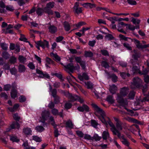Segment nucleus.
I'll use <instances>...</instances> for the list:
<instances>
[{
	"mask_svg": "<svg viewBox=\"0 0 149 149\" xmlns=\"http://www.w3.org/2000/svg\"><path fill=\"white\" fill-rule=\"evenodd\" d=\"M91 106L93 108L95 112L94 114L97 116L102 122L106 125L108 124L111 128L110 130L113 135H116L118 134L120 135V132L116 127L115 125L111 122L110 118L107 117L105 112L95 103H92Z\"/></svg>",
	"mask_w": 149,
	"mask_h": 149,
	"instance_id": "nucleus-1",
	"label": "nucleus"
},
{
	"mask_svg": "<svg viewBox=\"0 0 149 149\" xmlns=\"http://www.w3.org/2000/svg\"><path fill=\"white\" fill-rule=\"evenodd\" d=\"M65 95L68 97L70 102H74L76 101H78L81 103H83L84 102L83 99L76 95H72L68 92H65Z\"/></svg>",
	"mask_w": 149,
	"mask_h": 149,
	"instance_id": "nucleus-2",
	"label": "nucleus"
},
{
	"mask_svg": "<svg viewBox=\"0 0 149 149\" xmlns=\"http://www.w3.org/2000/svg\"><path fill=\"white\" fill-rule=\"evenodd\" d=\"M142 80L139 78L136 77H134L133 79V82L131 85V88L134 89L140 88L141 85Z\"/></svg>",
	"mask_w": 149,
	"mask_h": 149,
	"instance_id": "nucleus-3",
	"label": "nucleus"
},
{
	"mask_svg": "<svg viewBox=\"0 0 149 149\" xmlns=\"http://www.w3.org/2000/svg\"><path fill=\"white\" fill-rule=\"evenodd\" d=\"M36 47L38 49L40 50V47H41L43 49H44L46 47L49 48V45L48 41L44 40L43 41H37L35 42Z\"/></svg>",
	"mask_w": 149,
	"mask_h": 149,
	"instance_id": "nucleus-4",
	"label": "nucleus"
},
{
	"mask_svg": "<svg viewBox=\"0 0 149 149\" xmlns=\"http://www.w3.org/2000/svg\"><path fill=\"white\" fill-rule=\"evenodd\" d=\"M36 12L38 16L42 15L45 12L50 15H52L53 14V12L52 10H49L48 11L45 9V8H38L36 10Z\"/></svg>",
	"mask_w": 149,
	"mask_h": 149,
	"instance_id": "nucleus-5",
	"label": "nucleus"
},
{
	"mask_svg": "<svg viewBox=\"0 0 149 149\" xmlns=\"http://www.w3.org/2000/svg\"><path fill=\"white\" fill-rule=\"evenodd\" d=\"M123 97V96L120 95L119 93H118L117 94V98L116 100L119 103L120 105L123 107H125L126 105H127V102L125 101Z\"/></svg>",
	"mask_w": 149,
	"mask_h": 149,
	"instance_id": "nucleus-6",
	"label": "nucleus"
},
{
	"mask_svg": "<svg viewBox=\"0 0 149 149\" xmlns=\"http://www.w3.org/2000/svg\"><path fill=\"white\" fill-rule=\"evenodd\" d=\"M74 58L77 63L79 64L83 69L85 70L86 68V61H84L82 60L81 57L79 56L75 57Z\"/></svg>",
	"mask_w": 149,
	"mask_h": 149,
	"instance_id": "nucleus-7",
	"label": "nucleus"
},
{
	"mask_svg": "<svg viewBox=\"0 0 149 149\" xmlns=\"http://www.w3.org/2000/svg\"><path fill=\"white\" fill-rule=\"evenodd\" d=\"M79 2H76L74 4V6L73 7V11L77 15L82 12V8L79 7Z\"/></svg>",
	"mask_w": 149,
	"mask_h": 149,
	"instance_id": "nucleus-8",
	"label": "nucleus"
},
{
	"mask_svg": "<svg viewBox=\"0 0 149 149\" xmlns=\"http://www.w3.org/2000/svg\"><path fill=\"white\" fill-rule=\"evenodd\" d=\"M120 135L119 136L118 134H116L118 138L120 139V140L122 143L127 147H129L130 143L128 140L125 137L124 135L121 136V134L120 132Z\"/></svg>",
	"mask_w": 149,
	"mask_h": 149,
	"instance_id": "nucleus-9",
	"label": "nucleus"
},
{
	"mask_svg": "<svg viewBox=\"0 0 149 149\" xmlns=\"http://www.w3.org/2000/svg\"><path fill=\"white\" fill-rule=\"evenodd\" d=\"M36 73L40 75L39 77L40 78H46L48 79H50V76L49 74L46 72H45L43 73L42 71H41L38 69H36Z\"/></svg>",
	"mask_w": 149,
	"mask_h": 149,
	"instance_id": "nucleus-10",
	"label": "nucleus"
},
{
	"mask_svg": "<svg viewBox=\"0 0 149 149\" xmlns=\"http://www.w3.org/2000/svg\"><path fill=\"white\" fill-rule=\"evenodd\" d=\"M129 88L128 87H123L120 89L119 94L121 96L125 97L128 95L129 93Z\"/></svg>",
	"mask_w": 149,
	"mask_h": 149,
	"instance_id": "nucleus-11",
	"label": "nucleus"
},
{
	"mask_svg": "<svg viewBox=\"0 0 149 149\" xmlns=\"http://www.w3.org/2000/svg\"><path fill=\"white\" fill-rule=\"evenodd\" d=\"M65 70L70 73V72L73 73L74 70V65L72 63H69L66 65H64Z\"/></svg>",
	"mask_w": 149,
	"mask_h": 149,
	"instance_id": "nucleus-12",
	"label": "nucleus"
},
{
	"mask_svg": "<svg viewBox=\"0 0 149 149\" xmlns=\"http://www.w3.org/2000/svg\"><path fill=\"white\" fill-rule=\"evenodd\" d=\"M77 110L79 111L88 112L89 111V108L88 106L85 104H83L82 106H79L77 108Z\"/></svg>",
	"mask_w": 149,
	"mask_h": 149,
	"instance_id": "nucleus-13",
	"label": "nucleus"
},
{
	"mask_svg": "<svg viewBox=\"0 0 149 149\" xmlns=\"http://www.w3.org/2000/svg\"><path fill=\"white\" fill-rule=\"evenodd\" d=\"M50 113V112L48 111L44 110L42 112L41 114L43 120V121H42V123L45 122L47 118L49 117Z\"/></svg>",
	"mask_w": 149,
	"mask_h": 149,
	"instance_id": "nucleus-14",
	"label": "nucleus"
},
{
	"mask_svg": "<svg viewBox=\"0 0 149 149\" xmlns=\"http://www.w3.org/2000/svg\"><path fill=\"white\" fill-rule=\"evenodd\" d=\"M136 129L138 130V132H140V129L139 126L137 125L134 124L130 126L128 130L133 133L136 131Z\"/></svg>",
	"mask_w": 149,
	"mask_h": 149,
	"instance_id": "nucleus-15",
	"label": "nucleus"
},
{
	"mask_svg": "<svg viewBox=\"0 0 149 149\" xmlns=\"http://www.w3.org/2000/svg\"><path fill=\"white\" fill-rule=\"evenodd\" d=\"M49 31L52 34H54L57 31V28L54 25H50L48 27Z\"/></svg>",
	"mask_w": 149,
	"mask_h": 149,
	"instance_id": "nucleus-16",
	"label": "nucleus"
},
{
	"mask_svg": "<svg viewBox=\"0 0 149 149\" xmlns=\"http://www.w3.org/2000/svg\"><path fill=\"white\" fill-rule=\"evenodd\" d=\"M124 119L130 122H133L138 124H140V122L137 120L129 116L124 117Z\"/></svg>",
	"mask_w": 149,
	"mask_h": 149,
	"instance_id": "nucleus-17",
	"label": "nucleus"
},
{
	"mask_svg": "<svg viewBox=\"0 0 149 149\" xmlns=\"http://www.w3.org/2000/svg\"><path fill=\"white\" fill-rule=\"evenodd\" d=\"M84 7L86 8H92L96 7V5L95 4H92L89 3H84L82 4Z\"/></svg>",
	"mask_w": 149,
	"mask_h": 149,
	"instance_id": "nucleus-18",
	"label": "nucleus"
},
{
	"mask_svg": "<svg viewBox=\"0 0 149 149\" xmlns=\"http://www.w3.org/2000/svg\"><path fill=\"white\" fill-rule=\"evenodd\" d=\"M20 127V125L17 122H13L10 126L11 129H19Z\"/></svg>",
	"mask_w": 149,
	"mask_h": 149,
	"instance_id": "nucleus-19",
	"label": "nucleus"
},
{
	"mask_svg": "<svg viewBox=\"0 0 149 149\" xmlns=\"http://www.w3.org/2000/svg\"><path fill=\"white\" fill-rule=\"evenodd\" d=\"M78 78L81 81H83L84 79L86 80H88L89 79L88 76L85 72L83 73L82 75H79Z\"/></svg>",
	"mask_w": 149,
	"mask_h": 149,
	"instance_id": "nucleus-20",
	"label": "nucleus"
},
{
	"mask_svg": "<svg viewBox=\"0 0 149 149\" xmlns=\"http://www.w3.org/2000/svg\"><path fill=\"white\" fill-rule=\"evenodd\" d=\"M55 3L54 2H49L46 4V7H45V9L48 11L51 10H49L48 9H51L53 8L54 6Z\"/></svg>",
	"mask_w": 149,
	"mask_h": 149,
	"instance_id": "nucleus-21",
	"label": "nucleus"
},
{
	"mask_svg": "<svg viewBox=\"0 0 149 149\" xmlns=\"http://www.w3.org/2000/svg\"><path fill=\"white\" fill-rule=\"evenodd\" d=\"M117 88L116 86L114 84H112L110 86L109 91L112 94H115L117 90Z\"/></svg>",
	"mask_w": 149,
	"mask_h": 149,
	"instance_id": "nucleus-22",
	"label": "nucleus"
},
{
	"mask_svg": "<svg viewBox=\"0 0 149 149\" xmlns=\"http://www.w3.org/2000/svg\"><path fill=\"white\" fill-rule=\"evenodd\" d=\"M23 132L26 135H31L32 134V131L29 128H24Z\"/></svg>",
	"mask_w": 149,
	"mask_h": 149,
	"instance_id": "nucleus-23",
	"label": "nucleus"
},
{
	"mask_svg": "<svg viewBox=\"0 0 149 149\" xmlns=\"http://www.w3.org/2000/svg\"><path fill=\"white\" fill-rule=\"evenodd\" d=\"M102 136L104 140H106L110 138L109 134L108 131H104L102 134Z\"/></svg>",
	"mask_w": 149,
	"mask_h": 149,
	"instance_id": "nucleus-24",
	"label": "nucleus"
},
{
	"mask_svg": "<svg viewBox=\"0 0 149 149\" xmlns=\"http://www.w3.org/2000/svg\"><path fill=\"white\" fill-rule=\"evenodd\" d=\"M65 122L66 127L70 129H72L74 128V125L72 121L69 120L67 121H65Z\"/></svg>",
	"mask_w": 149,
	"mask_h": 149,
	"instance_id": "nucleus-25",
	"label": "nucleus"
},
{
	"mask_svg": "<svg viewBox=\"0 0 149 149\" xmlns=\"http://www.w3.org/2000/svg\"><path fill=\"white\" fill-rule=\"evenodd\" d=\"M11 96L12 98H15L17 97V91L16 89L13 88L11 91Z\"/></svg>",
	"mask_w": 149,
	"mask_h": 149,
	"instance_id": "nucleus-26",
	"label": "nucleus"
},
{
	"mask_svg": "<svg viewBox=\"0 0 149 149\" xmlns=\"http://www.w3.org/2000/svg\"><path fill=\"white\" fill-rule=\"evenodd\" d=\"M133 41L137 48L139 49H141L142 45L140 43V42L139 40L134 38L133 40Z\"/></svg>",
	"mask_w": 149,
	"mask_h": 149,
	"instance_id": "nucleus-27",
	"label": "nucleus"
},
{
	"mask_svg": "<svg viewBox=\"0 0 149 149\" xmlns=\"http://www.w3.org/2000/svg\"><path fill=\"white\" fill-rule=\"evenodd\" d=\"M9 136L10 140L13 142H18L19 141V139L16 136L12 135H10Z\"/></svg>",
	"mask_w": 149,
	"mask_h": 149,
	"instance_id": "nucleus-28",
	"label": "nucleus"
},
{
	"mask_svg": "<svg viewBox=\"0 0 149 149\" xmlns=\"http://www.w3.org/2000/svg\"><path fill=\"white\" fill-rule=\"evenodd\" d=\"M134 54L132 55V57L135 60L137 61L138 58L140 57V54L139 53L136 52V51L135 50H134Z\"/></svg>",
	"mask_w": 149,
	"mask_h": 149,
	"instance_id": "nucleus-29",
	"label": "nucleus"
},
{
	"mask_svg": "<svg viewBox=\"0 0 149 149\" xmlns=\"http://www.w3.org/2000/svg\"><path fill=\"white\" fill-rule=\"evenodd\" d=\"M18 69L19 72L22 73L25 71L26 68L24 65L19 64L18 66Z\"/></svg>",
	"mask_w": 149,
	"mask_h": 149,
	"instance_id": "nucleus-30",
	"label": "nucleus"
},
{
	"mask_svg": "<svg viewBox=\"0 0 149 149\" xmlns=\"http://www.w3.org/2000/svg\"><path fill=\"white\" fill-rule=\"evenodd\" d=\"M51 56L54 57V59L56 61H60L61 60L60 58L58 56L56 53L54 54L53 52L50 53Z\"/></svg>",
	"mask_w": 149,
	"mask_h": 149,
	"instance_id": "nucleus-31",
	"label": "nucleus"
},
{
	"mask_svg": "<svg viewBox=\"0 0 149 149\" xmlns=\"http://www.w3.org/2000/svg\"><path fill=\"white\" fill-rule=\"evenodd\" d=\"M123 123L122 122H118L116 123V129L119 131V130H122L123 127L122 125Z\"/></svg>",
	"mask_w": 149,
	"mask_h": 149,
	"instance_id": "nucleus-32",
	"label": "nucleus"
},
{
	"mask_svg": "<svg viewBox=\"0 0 149 149\" xmlns=\"http://www.w3.org/2000/svg\"><path fill=\"white\" fill-rule=\"evenodd\" d=\"M135 94V92L133 91H130L128 95V98L130 99H134Z\"/></svg>",
	"mask_w": 149,
	"mask_h": 149,
	"instance_id": "nucleus-33",
	"label": "nucleus"
},
{
	"mask_svg": "<svg viewBox=\"0 0 149 149\" xmlns=\"http://www.w3.org/2000/svg\"><path fill=\"white\" fill-rule=\"evenodd\" d=\"M35 130L37 132H41L45 130V128L42 126L38 125L36 127Z\"/></svg>",
	"mask_w": 149,
	"mask_h": 149,
	"instance_id": "nucleus-34",
	"label": "nucleus"
},
{
	"mask_svg": "<svg viewBox=\"0 0 149 149\" xmlns=\"http://www.w3.org/2000/svg\"><path fill=\"white\" fill-rule=\"evenodd\" d=\"M85 83L88 89H92L93 88V84L90 81L85 82Z\"/></svg>",
	"mask_w": 149,
	"mask_h": 149,
	"instance_id": "nucleus-35",
	"label": "nucleus"
},
{
	"mask_svg": "<svg viewBox=\"0 0 149 149\" xmlns=\"http://www.w3.org/2000/svg\"><path fill=\"white\" fill-rule=\"evenodd\" d=\"M92 140H94L96 141H99L101 139V137L99 136L98 135L96 134H94L93 136L92 137Z\"/></svg>",
	"mask_w": 149,
	"mask_h": 149,
	"instance_id": "nucleus-36",
	"label": "nucleus"
},
{
	"mask_svg": "<svg viewBox=\"0 0 149 149\" xmlns=\"http://www.w3.org/2000/svg\"><path fill=\"white\" fill-rule=\"evenodd\" d=\"M149 72V69L145 68L144 69L142 72L141 71H139V74L141 75H147V74Z\"/></svg>",
	"mask_w": 149,
	"mask_h": 149,
	"instance_id": "nucleus-37",
	"label": "nucleus"
},
{
	"mask_svg": "<svg viewBox=\"0 0 149 149\" xmlns=\"http://www.w3.org/2000/svg\"><path fill=\"white\" fill-rule=\"evenodd\" d=\"M18 59L19 61L22 63H24L26 61V58L22 56L19 55V56Z\"/></svg>",
	"mask_w": 149,
	"mask_h": 149,
	"instance_id": "nucleus-38",
	"label": "nucleus"
},
{
	"mask_svg": "<svg viewBox=\"0 0 149 149\" xmlns=\"http://www.w3.org/2000/svg\"><path fill=\"white\" fill-rule=\"evenodd\" d=\"M63 24L65 30L67 31H69L70 29V26L69 23L66 22H64Z\"/></svg>",
	"mask_w": 149,
	"mask_h": 149,
	"instance_id": "nucleus-39",
	"label": "nucleus"
},
{
	"mask_svg": "<svg viewBox=\"0 0 149 149\" xmlns=\"http://www.w3.org/2000/svg\"><path fill=\"white\" fill-rule=\"evenodd\" d=\"M100 52L104 56H109V54L108 51L104 49H102L101 50Z\"/></svg>",
	"mask_w": 149,
	"mask_h": 149,
	"instance_id": "nucleus-40",
	"label": "nucleus"
},
{
	"mask_svg": "<svg viewBox=\"0 0 149 149\" xmlns=\"http://www.w3.org/2000/svg\"><path fill=\"white\" fill-rule=\"evenodd\" d=\"M32 139L37 142H40L42 141L41 137H40L37 136H33Z\"/></svg>",
	"mask_w": 149,
	"mask_h": 149,
	"instance_id": "nucleus-41",
	"label": "nucleus"
},
{
	"mask_svg": "<svg viewBox=\"0 0 149 149\" xmlns=\"http://www.w3.org/2000/svg\"><path fill=\"white\" fill-rule=\"evenodd\" d=\"M101 63L102 66L105 68H108L109 67L108 63L106 61H102Z\"/></svg>",
	"mask_w": 149,
	"mask_h": 149,
	"instance_id": "nucleus-42",
	"label": "nucleus"
},
{
	"mask_svg": "<svg viewBox=\"0 0 149 149\" xmlns=\"http://www.w3.org/2000/svg\"><path fill=\"white\" fill-rule=\"evenodd\" d=\"M106 100L111 103H113L114 102V100L113 99L112 96L111 95H108L107 97Z\"/></svg>",
	"mask_w": 149,
	"mask_h": 149,
	"instance_id": "nucleus-43",
	"label": "nucleus"
},
{
	"mask_svg": "<svg viewBox=\"0 0 149 149\" xmlns=\"http://www.w3.org/2000/svg\"><path fill=\"white\" fill-rule=\"evenodd\" d=\"M105 38L106 40H111L113 39V36L110 34H108L105 37Z\"/></svg>",
	"mask_w": 149,
	"mask_h": 149,
	"instance_id": "nucleus-44",
	"label": "nucleus"
},
{
	"mask_svg": "<svg viewBox=\"0 0 149 149\" xmlns=\"http://www.w3.org/2000/svg\"><path fill=\"white\" fill-rule=\"evenodd\" d=\"M2 56L5 59H8L10 57V55L6 52L5 51L2 53Z\"/></svg>",
	"mask_w": 149,
	"mask_h": 149,
	"instance_id": "nucleus-45",
	"label": "nucleus"
},
{
	"mask_svg": "<svg viewBox=\"0 0 149 149\" xmlns=\"http://www.w3.org/2000/svg\"><path fill=\"white\" fill-rule=\"evenodd\" d=\"M84 56L86 57H91L93 56V54L91 52L86 51L85 52Z\"/></svg>",
	"mask_w": 149,
	"mask_h": 149,
	"instance_id": "nucleus-46",
	"label": "nucleus"
},
{
	"mask_svg": "<svg viewBox=\"0 0 149 149\" xmlns=\"http://www.w3.org/2000/svg\"><path fill=\"white\" fill-rule=\"evenodd\" d=\"M120 76L123 79H125L126 76H127L128 77H129L130 76V74H129V73L126 74L125 72H120Z\"/></svg>",
	"mask_w": 149,
	"mask_h": 149,
	"instance_id": "nucleus-47",
	"label": "nucleus"
},
{
	"mask_svg": "<svg viewBox=\"0 0 149 149\" xmlns=\"http://www.w3.org/2000/svg\"><path fill=\"white\" fill-rule=\"evenodd\" d=\"M91 124L92 126L95 128H96L98 123L96 120H91Z\"/></svg>",
	"mask_w": 149,
	"mask_h": 149,
	"instance_id": "nucleus-48",
	"label": "nucleus"
},
{
	"mask_svg": "<svg viewBox=\"0 0 149 149\" xmlns=\"http://www.w3.org/2000/svg\"><path fill=\"white\" fill-rule=\"evenodd\" d=\"M140 21H141L140 20L134 18L133 17L132 18V22L135 24H139L140 23Z\"/></svg>",
	"mask_w": 149,
	"mask_h": 149,
	"instance_id": "nucleus-49",
	"label": "nucleus"
},
{
	"mask_svg": "<svg viewBox=\"0 0 149 149\" xmlns=\"http://www.w3.org/2000/svg\"><path fill=\"white\" fill-rule=\"evenodd\" d=\"M6 9L7 10L12 12L14 10V8L13 6L12 5H8L6 6Z\"/></svg>",
	"mask_w": 149,
	"mask_h": 149,
	"instance_id": "nucleus-50",
	"label": "nucleus"
},
{
	"mask_svg": "<svg viewBox=\"0 0 149 149\" xmlns=\"http://www.w3.org/2000/svg\"><path fill=\"white\" fill-rule=\"evenodd\" d=\"M16 58L13 56L11 57L9 59L10 62L12 64L15 63L16 62Z\"/></svg>",
	"mask_w": 149,
	"mask_h": 149,
	"instance_id": "nucleus-51",
	"label": "nucleus"
},
{
	"mask_svg": "<svg viewBox=\"0 0 149 149\" xmlns=\"http://www.w3.org/2000/svg\"><path fill=\"white\" fill-rule=\"evenodd\" d=\"M123 45L124 47H126L128 50H132V47L130 45L127 43H124Z\"/></svg>",
	"mask_w": 149,
	"mask_h": 149,
	"instance_id": "nucleus-52",
	"label": "nucleus"
},
{
	"mask_svg": "<svg viewBox=\"0 0 149 149\" xmlns=\"http://www.w3.org/2000/svg\"><path fill=\"white\" fill-rule=\"evenodd\" d=\"M19 102H22L26 101V98L25 96L23 95H21L19 97Z\"/></svg>",
	"mask_w": 149,
	"mask_h": 149,
	"instance_id": "nucleus-53",
	"label": "nucleus"
},
{
	"mask_svg": "<svg viewBox=\"0 0 149 149\" xmlns=\"http://www.w3.org/2000/svg\"><path fill=\"white\" fill-rule=\"evenodd\" d=\"M76 133L78 136L80 137H84V134L81 131L79 130L77 131H76Z\"/></svg>",
	"mask_w": 149,
	"mask_h": 149,
	"instance_id": "nucleus-54",
	"label": "nucleus"
},
{
	"mask_svg": "<svg viewBox=\"0 0 149 149\" xmlns=\"http://www.w3.org/2000/svg\"><path fill=\"white\" fill-rule=\"evenodd\" d=\"M22 146L24 147L25 149H30V147L29 146L27 141L24 142L22 144Z\"/></svg>",
	"mask_w": 149,
	"mask_h": 149,
	"instance_id": "nucleus-55",
	"label": "nucleus"
},
{
	"mask_svg": "<svg viewBox=\"0 0 149 149\" xmlns=\"http://www.w3.org/2000/svg\"><path fill=\"white\" fill-rule=\"evenodd\" d=\"M10 72L12 74L15 75L17 73V70L15 67H13L10 69Z\"/></svg>",
	"mask_w": 149,
	"mask_h": 149,
	"instance_id": "nucleus-56",
	"label": "nucleus"
},
{
	"mask_svg": "<svg viewBox=\"0 0 149 149\" xmlns=\"http://www.w3.org/2000/svg\"><path fill=\"white\" fill-rule=\"evenodd\" d=\"M111 78L112 81L113 82H115L117 81L118 77L115 74H112L111 76Z\"/></svg>",
	"mask_w": 149,
	"mask_h": 149,
	"instance_id": "nucleus-57",
	"label": "nucleus"
},
{
	"mask_svg": "<svg viewBox=\"0 0 149 149\" xmlns=\"http://www.w3.org/2000/svg\"><path fill=\"white\" fill-rule=\"evenodd\" d=\"M14 119L17 121H19L20 119V117L19 116L17 113L14 114L13 116Z\"/></svg>",
	"mask_w": 149,
	"mask_h": 149,
	"instance_id": "nucleus-58",
	"label": "nucleus"
},
{
	"mask_svg": "<svg viewBox=\"0 0 149 149\" xmlns=\"http://www.w3.org/2000/svg\"><path fill=\"white\" fill-rule=\"evenodd\" d=\"M29 68L33 70L35 69V66L32 62H30L28 65Z\"/></svg>",
	"mask_w": 149,
	"mask_h": 149,
	"instance_id": "nucleus-59",
	"label": "nucleus"
},
{
	"mask_svg": "<svg viewBox=\"0 0 149 149\" xmlns=\"http://www.w3.org/2000/svg\"><path fill=\"white\" fill-rule=\"evenodd\" d=\"M1 48L3 50H6L8 48V45L5 43H1Z\"/></svg>",
	"mask_w": 149,
	"mask_h": 149,
	"instance_id": "nucleus-60",
	"label": "nucleus"
},
{
	"mask_svg": "<svg viewBox=\"0 0 149 149\" xmlns=\"http://www.w3.org/2000/svg\"><path fill=\"white\" fill-rule=\"evenodd\" d=\"M54 98V102L55 104H58L60 102V97L58 96L53 97Z\"/></svg>",
	"mask_w": 149,
	"mask_h": 149,
	"instance_id": "nucleus-61",
	"label": "nucleus"
},
{
	"mask_svg": "<svg viewBox=\"0 0 149 149\" xmlns=\"http://www.w3.org/2000/svg\"><path fill=\"white\" fill-rule=\"evenodd\" d=\"M58 110L54 108L52 109L51 112L52 113L54 116H56L58 114Z\"/></svg>",
	"mask_w": 149,
	"mask_h": 149,
	"instance_id": "nucleus-62",
	"label": "nucleus"
},
{
	"mask_svg": "<svg viewBox=\"0 0 149 149\" xmlns=\"http://www.w3.org/2000/svg\"><path fill=\"white\" fill-rule=\"evenodd\" d=\"M128 3L132 5H136V2L133 0H127Z\"/></svg>",
	"mask_w": 149,
	"mask_h": 149,
	"instance_id": "nucleus-63",
	"label": "nucleus"
},
{
	"mask_svg": "<svg viewBox=\"0 0 149 149\" xmlns=\"http://www.w3.org/2000/svg\"><path fill=\"white\" fill-rule=\"evenodd\" d=\"M144 77V82L146 83H148L149 82V76L148 75H145Z\"/></svg>",
	"mask_w": 149,
	"mask_h": 149,
	"instance_id": "nucleus-64",
	"label": "nucleus"
}]
</instances>
